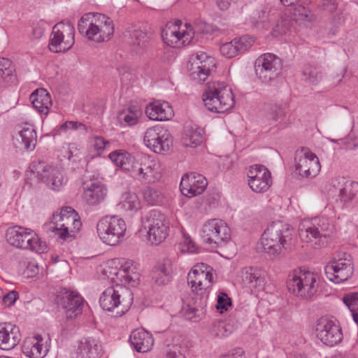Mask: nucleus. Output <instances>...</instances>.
<instances>
[{"instance_id": "7ed1b4c3", "label": "nucleus", "mask_w": 358, "mask_h": 358, "mask_svg": "<svg viewBox=\"0 0 358 358\" xmlns=\"http://www.w3.org/2000/svg\"><path fill=\"white\" fill-rule=\"evenodd\" d=\"M202 99L208 110L217 113L229 111L235 104L231 87L224 82L208 83Z\"/></svg>"}, {"instance_id": "864d4df0", "label": "nucleus", "mask_w": 358, "mask_h": 358, "mask_svg": "<svg viewBox=\"0 0 358 358\" xmlns=\"http://www.w3.org/2000/svg\"><path fill=\"white\" fill-rule=\"evenodd\" d=\"M144 201L151 206L157 205L161 200V194L157 189L147 187L143 190Z\"/></svg>"}, {"instance_id": "6ab92c4d", "label": "nucleus", "mask_w": 358, "mask_h": 358, "mask_svg": "<svg viewBox=\"0 0 358 358\" xmlns=\"http://www.w3.org/2000/svg\"><path fill=\"white\" fill-rule=\"evenodd\" d=\"M315 331L317 338L327 346L333 347L343 340L341 327L328 317H321L317 320Z\"/></svg>"}, {"instance_id": "8fccbe9b", "label": "nucleus", "mask_w": 358, "mask_h": 358, "mask_svg": "<svg viewBox=\"0 0 358 358\" xmlns=\"http://www.w3.org/2000/svg\"><path fill=\"white\" fill-rule=\"evenodd\" d=\"M302 74L306 81L311 84L317 83L322 78L321 72L316 67L311 65H306Z\"/></svg>"}, {"instance_id": "7c9ffc66", "label": "nucleus", "mask_w": 358, "mask_h": 358, "mask_svg": "<svg viewBox=\"0 0 358 358\" xmlns=\"http://www.w3.org/2000/svg\"><path fill=\"white\" fill-rule=\"evenodd\" d=\"M84 300L76 292H67L63 298V307L66 310L68 320L73 319L80 315L83 311Z\"/></svg>"}, {"instance_id": "39448f33", "label": "nucleus", "mask_w": 358, "mask_h": 358, "mask_svg": "<svg viewBox=\"0 0 358 358\" xmlns=\"http://www.w3.org/2000/svg\"><path fill=\"white\" fill-rule=\"evenodd\" d=\"M316 273L305 269H296L289 274L287 288L296 296L306 300L313 299L319 287Z\"/></svg>"}, {"instance_id": "79ce46f5", "label": "nucleus", "mask_w": 358, "mask_h": 358, "mask_svg": "<svg viewBox=\"0 0 358 358\" xmlns=\"http://www.w3.org/2000/svg\"><path fill=\"white\" fill-rule=\"evenodd\" d=\"M120 208L126 212L134 213L141 208V201L138 196L134 193H127L124 199L119 204Z\"/></svg>"}, {"instance_id": "e433bc0d", "label": "nucleus", "mask_w": 358, "mask_h": 358, "mask_svg": "<svg viewBox=\"0 0 358 358\" xmlns=\"http://www.w3.org/2000/svg\"><path fill=\"white\" fill-rule=\"evenodd\" d=\"M151 34L145 29H135L130 34V43L137 54L143 53L149 47Z\"/></svg>"}, {"instance_id": "f704fd0d", "label": "nucleus", "mask_w": 358, "mask_h": 358, "mask_svg": "<svg viewBox=\"0 0 358 358\" xmlns=\"http://www.w3.org/2000/svg\"><path fill=\"white\" fill-rule=\"evenodd\" d=\"M171 272L172 261L170 259H163L154 266L152 278L157 285H166L171 280Z\"/></svg>"}, {"instance_id": "ea45409f", "label": "nucleus", "mask_w": 358, "mask_h": 358, "mask_svg": "<svg viewBox=\"0 0 358 358\" xmlns=\"http://www.w3.org/2000/svg\"><path fill=\"white\" fill-rule=\"evenodd\" d=\"M141 115L142 112L138 106H131L121 111L117 118L122 127H132L138 123Z\"/></svg>"}, {"instance_id": "ddd939ff", "label": "nucleus", "mask_w": 358, "mask_h": 358, "mask_svg": "<svg viewBox=\"0 0 358 358\" xmlns=\"http://www.w3.org/2000/svg\"><path fill=\"white\" fill-rule=\"evenodd\" d=\"M215 59L204 52H198L191 56L188 62V72L191 80L198 83L205 82L215 69Z\"/></svg>"}, {"instance_id": "72a5a7b5", "label": "nucleus", "mask_w": 358, "mask_h": 358, "mask_svg": "<svg viewBox=\"0 0 358 358\" xmlns=\"http://www.w3.org/2000/svg\"><path fill=\"white\" fill-rule=\"evenodd\" d=\"M29 99L39 113L48 115L52 103L50 95L46 90L43 88L36 90L31 94Z\"/></svg>"}, {"instance_id": "58836bf2", "label": "nucleus", "mask_w": 358, "mask_h": 358, "mask_svg": "<svg viewBox=\"0 0 358 358\" xmlns=\"http://www.w3.org/2000/svg\"><path fill=\"white\" fill-rule=\"evenodd\" d=\"M201 131L196 125L186 126L182 134L181 143L185 147L196 148L202 142Z\"/></svg>"}, {"instance_id": "2f4dec72", "label": "nucleus", "mask_w": 358, "mask_h": 358, "mask_svg": "<svg viewBox=\"0 0 358 358\" xmlns=\"http://www.w3.org/2000/svg\"><path fill=\"white\" fill-rule=\"evenodd\" d=\"M107 193L108 189L103 184L93 182L85 188L83 199L89 205L97 206L104 201Z\"/></svg>"}, {"instance_id": "338daca9", "label": "nucleus", "mask_w": 358, "mask_h": 358, "mask_svg": "<svg viewBox=\"0 0 358 358\" xmlns=\"http://www.w3.org/2000/svg\"><path fill=\"white\" fill-rule=\"evenodd\" d=\"M81 222L79 220L77 219V217H75V221L73 222H71V229L69 230L70 233H76L78 232L80 227H81Z\"/></svg>"}, {"instance_id": "37998d69", "label": "nucleus", "mask_w": 358, "mask_h": 358, "mask_svg": "<svg viewBox=\"0 0 358 358\" xmlns=\"http://www.w3.org/2000/svg\"><path fill=\"white\" fill-rule=\"evenodd\" d=\"M120 272V278H122V282L128 283V284H134L135 283V279L137 277V275L133 272V263L132 261L127 260L124 261V263L122 264L120 262L119 264Z\"/></svg>"}, {"instance_id": "a878e982", "label": "nucleus", "mask_w": 358, "mask_h": 358, "mask_svg": "<svg viewBox=\"0 0 358 358\" xmlns=\"http://www.w3.org/2000/svg\"><path fill=\"white\" fill-rule=\"evenodd\" d=\"M37 134L34 126L25 123L13 138V144L16 148L26 150H33L36 145Z\"/></svg>"}, {"instance_id": "473e14b6", "label": "nucleus", "mask_w": 358, "mask_h": 358, "mask_svg": "<svg viewBox=\"0 0 358 358\" xmlns=\"http://www.w3.org/2000/svg\"><path fill=\"white\" fill-rule=\"evenodd\" d=\"M241 280L245 287L256 289L264 285L265 282L264 272L257 267H245L241 272Z\"/></svg>"}, {"instance_id": "4d7b16f0", "label": "nucleus", "mask_w": 358, "mask_h": 358, "mask_svg": "<svg viewBox=\"0 0 358 358\" xmlns=\"http://www.w3.org/2000/svg\"><path fill=\"white\" fill-rule=\"evenodd\" d=\"M222 55L227 58H232L238 55L233 41L222 44L220 48Z\"/></svg>"}, {"instance_id": "0e129e2a", "label": "nucleus", "mask_w": 358, "mask_h": 358, "mask_svg": "<svg viewBox=\"0 0 358 358\" xmlns=\"http://www.w3.org/2000/svg\"><path fill=\"white\" fill-rule=\"evenodd\" d=\"M224 358H245L244 350L241 348H237L231 353L224 355Z\"/></svg>"}, {"instance_id": "a19ab883", "label": "nucleus", "mask_w": 358, "mask_h": 358, "mask_svg": "<svg viewBox=\"0 0 358 358\" xmlns=\"http://www.w3.org/2000/svg\"><path fill=\"white\" fill-rule=\"evenodd\" d=\"M12 62L6 58H0V79L7 84H14L17 81Z\"/></svg>"}, {"instance_id": "aec40b11", "label": "nucleus", "mask_w": 358, "mask_h": 358, "mask_svg": "<svg viewBox=\"0 0 358 358\" xmlns=\"http://www.w3.org/2000/svg\"><path fill=\"white\" fill-rule=\"evenodd\" d=\"M295 167L299 174L305 178H313L320 171L318 157L309 149L302 148L295 152Z\"/></svg>"}, {"instance_id": "c9c22d12", "label": "nucleus", "mask_w": 358, "mask_h": 358, "mask_svg": "<svg viewBox=\"0 0 358 358\" xmlns=\"http://www.w3.org/2000/svg\"><path fill=\"white\" fill-rule=\"evenodd\" d=\"M279 16L275 9L264 8L254 13L252 17V24L258 28H268L270 24H273Z\"/></svg>"}, {"instance_id": "bf43d9fd", "label": "nucleus", "mask_w": 358, "mask_h": 358, "mask_svg": "<svg viewBox=\"0 0 358 358\" xmlns=\"http://www.w3.org/2000/svg\"><path fill=\"white\" fill-rule=\"evenodd\" d=\"M61 129L64 130V131H66L67 129H72V130L81 129L84 132L87 131V127L84 124L78 122H74V121L66 122L61 126Z\"/></svg>"}, {"instance_id": "6e6d98bb", "label": "nucleus", "mask_w": 358, "mask_h": 358, "mask_svg": "<svg viewBox=\"0 0 358 358\" xmlns=\"http://www.w3.org/2000/svg\"><path fill=\"white\" fill-rule=\"evenodd\" d=\"M90 144L94 150L96 151L98 155H101L106 147L110 145L108 141L98 136L90 138Z\"/></svg>"}, {"instance_id": "f03ea898", "label": "nucleus", "mask_w": 358, "mask_h": 358, "mask_svg": "<svg viewBox=\"0 0 358 358\" xmlns=\"http://www.w3.org/2000/svg\"><path fill=\"white\" fill-rule=\"evenodd\" d=\"M294 234V229L288 224L281 221L271 223L261 238L264 252L270 255H279L283 249L291 246Z\"/></svg>"}, {"instance_id": "cd10ccee", "label": "nucleus", "mask_w": 358, "mask_h": 358, "mask_svg": "<svg viewBox=\"0 0 358 358\" xmlns=\"http://www.w3.org/2000/svg\"><path fill=\"white\" fill-rule=\"evenodd\" d=\"M101 351L99 342L93 338L81 339L73 353V358H98Z\"/></svg>"}, {"instance_id": "4468645a", "label": "nucleus", "mask_w": 358, "mask_h": 358, "mask_svg": "<svg viewBox=\"0 0 358 358\" xmlns=\"http://www.w3.org/2000/svg\"><path fill=\"white\" fill-rule=\"evenodd\" d=\"M334 228L329 219L324 217H314L310 221L303 223L299 228V236L302 241L310 243L313 240H320L329 236Z\"/></svg>"}, {"instance_id": "6e6552de", "label": "nucleus", "mask_w": 358, "mask_h": 358, "mask_svg": "<svg viewBox=\"0 0 358 358\" xmlns=\"http://www.w3.org/2000/svg\"><path fill=\"white\" fill-rule=\"evenodd\" d=\"M96 231L103 243L114 246L124 238L127 225L124 220L118 216H105L97 222Z\"/></svg>"}, {"instance_id": "9b49d317", "label": "nucleus", "mask_w": 358, "mask_h": 358, "mask_svg": "<svg viewBox=\"0 0 358 358\" xmlns=\"http://www.w3.org/2000/svg\"><path fill=\"white\" fill-rule=\"evenodd\" d=\"M75 43V28L69 22L62 21L52 27L49 40L51 52H65L70 50Z\"/></svg>"}, {"instance_id": "2eb2a0df", "label": "nucleus", "mask_w": 358, "mask_h": 358, "mask_svg": "<svg viewBox=\"0 0 358 358\" xmlns=\"http://www.w3.org/2000/svg\"><path fill=\"white\" fill-rule=\"evenodd\" d=\"M255 73L263 83H268L280 73L282 63L280 57L272 53H265L255 62Z\"/></svg>"}, {"instance_id": "bb28decb", "label": "nucleus", "mask_w": 358, "mask_h": 358, "mask_svg": "<svg viewBox=\"0 0 358 358\" xmlns=\"http://www.w3.org/2000/svg\"><path fill=\"white\" fill-rule=\"evenodd\" d=\"M21 334L17 327L10 323L0 324V349L9 350L20 341Z\"/></svg>"}, {"instance_id": "de8ad7c7", "label": "nucleus", "mask_w": 358, "mask_h": 358, "mask_svg": "<svg viewBox=\"0 0 358 358\" xmlns=\"http://www.w3.org/2000/svg\"><path fill=\"white\" fill-rule=\"evenodd\" d=\"M231 333V326L227 324L222 321H217L214 322L210 330L212 336L216 338H224L228 336Z\"/></svg>"}, {"instance_id": "69168bd1", "label": "nucleus", "mask_w": 358, "mask_h": 358, "mask_svg": "<svg viewBox=\"0 0 358 358\" xmlns=\"http://www.w3.org/2000/svg\"><path fill=\"white\" fill-rule=\"evenodd\" d=\"M238 0H216L217 6L222 10H227L231 3H236Z\"/></svg>"}, {"instance_id": "0eeeda50", "label": "nucleus", "mask_w": 358, "mask_h": 358, "mask_svg": "<svg viewBox=\"0 0 358 358\" xmlns=\"http://www.w3.org/2000/svg\"><path fill=\"white\" fill-rule=\"evenodd\" d=\"M6 239L9 244L18 248L29 250L37 253L47 252L48 246L41 241L34 231L15 226L8 229Z\"/></svg>"}, {"instance_id": "13d9d810", "label": "nucleus", "mask_w": 358, "mask_h": 358, "mask_svg": "<svg viewBox=\"0 0 358 358\" xmlns=\"http://www.w3.org/2000/svg\"><path fill=\"white\" fill-rule=\"evenodd\" d=\"M231 306V301L228 295L224 292H220L217 296L216 308L217 310H227L228 306Z\"/></svg>"}, {"instance_id": "f257e3e1", "label": "nucleus", "mask_w": 358, "mask_h": 358, "mask_svg": "<svg viewBox=\"0 0 358 358\" xmlns=\"http://www.w3.org/2000/svg\"><path fill=\"white\" fill-rule=\"evenodd\" d=\"M79 33L96 43L108 41L114 33L113 21L99 13L84 14L78 22Z\"/></svg>"}, {"instance_id": "423d86ee", "label": "nucleus", "mask_w": 358, "mask_h": 358, "mask_svg": "<svg viewBox=\"0 0 358 358\" xmlns=\"http://www.w3.org/2000/svg\"><path fill=\"white\" fill-rule=\"evenodd\" d=\"M133 303V293L127 287L116 285L106 289L99 299V303L104 310L112 312L115 309L120 316L129 310Z\"/></svg>"}, {"instance_id": "f8f14e48", "label": "nucleus", "mask_w": 358, "mask_h": 358, "mask_svg": "<svg viewBox=\"0 0 358 358\" xmlns=\"http://www.w3.org/2000/svg\"><path fill=\"white\" fill-rule=\"evenodd\" d=\"M201 237L211 247L219 248L225 245L230 240L231 231L225 222L220 219H212L203 224Z\"/></svg>"}, {"instance_id": "f3484780", "label": "nucleus", "mask_w": 358, "mask_h": 358, "mask_svg": "<svg viewBox=\"0 0 358 358\" xmlns=\"http://www.w3.org/2000/svg\"><path fill=\"white\" fill-rule=\"evenodd\" d=\"M213 278L214 274L210 266L203 263L197 264L189 272L187 283L193 292L203 295L211 287Z\"/></svg>"}, {"instance_id": "b1692460", "label": "nucleus", "mask_w": 358, "mask_h": 358, "mask_svg": "<svg viewBox=\"0 0 358 358\" xmlns=\"http://www.w3.org/2000/svg\"><path fill=\"white\" fill-rule=\"evenodd\" d=\"M207 185V180L203 176L196 173H189L182 177L180 189L185 196L193 197L203 192Z\"/></svg>"}, {"instance_id": "4be33fe9", "label": "nucleus", "mask_w": 358, "mask_h": 358, "mask_svg": "<svg viewBox=\"0 0 358 358\" xmlns=\"http://www.w3.org/2000/svg\"><path fill=\"white\" fill-rule=\"evenodd\" d=\"M248 185L257 193L266 192L272 184L270 171L263 165L255 164L248 171Z\"/></svg>"}, {"instance_id": "774afa93", "label": "nucleus", "mask_w": 358, "mask_h": 358, "mask_svg": "<svg viewBox=\"0 0 358 358\" xmlns=\"http://www.w3.org/2000/svg\"><path fill=\"white\" fill-rule=\"evenodd\" d=\"M44 34V29L41 27H34L33 28V35L35 38H40Z\"/></svg>"}, {"instance_id": "1a4fd4ad", "label": "nucleus", "mask_w": 358, "mask_h": 358, "mask_svg": "<svg viewBox=\"0 0 358 358\" xmlns=\"http://www.w3.org/2000/svg\"><path fill=\"white\" fill-rule=\"evenodd\" d=\"M142 225L148 230V241L152 245H159L169 236V222L165 215L154 209L141 218Z\"/></svg>"}, {"instance_id": "c85d7f7f", "label": "nucleus", "mask_w": 358, "mask_h": 358, "mask_svg": "<svg viewBox=\"0 0 358 358\" xmlns=\"http://www.w3.org/2000/svg\"><path fill=\"white\" fill-rule=\"evenodd\" d=\"M147 116L152 120L164 121L173 116V110L166 101H155L145 108Z\"/></svg>"}, {"instance_id": "49530a36", "label": "nucleus", "mask_w": 358, "mask_h": 358, "mask_svg": "<svg viewBox=\"0 0 358 358\" xmlns=\"http://www.w3.org/2000/svg\"><path fill=\"white\" fill-rule=\"evenodd\" d=\"M120 259H112L107 262V264L103 269L104 274L107 278L113 281L115 280H120L122 282V278H120V272L119 269Z\"/></svg>"}, {"instance_id": "5701e85b", "label": "nucleus", "mask_w": 358, "mask_h": 358, "mask_svg": "<svg viewBox=\"0 0 358 358\" xmlns=\"http://www.w3.org/2000/svg\"><path fill=\"white\" fill-rule=\"evenodd\" d=\"M76 217H78V214L71 207L62 208L60 213L53 215L51 231L56 232L61 238L65 239L70 236L71 224L75 221Z\"/></svg>"}, {"instance_id": "3c124183", "label": "nucleus", "mask_w": 358, "mask_h": 358, "mask_svg": "<svg viewBox=\"0 0 358 358\" xmlns=\"http://www.w3.org/2000/svg\"><path fill=\"white\" fill-rule=\"evenodd\" d=\"M294 20L300 22H310L313 20V14L310 10L303 6H296L292 12Z\"/></svg>"}, {"instance_id": "dca6fc26", "label": "nucleus", "mask_w": 358, "mask_h": 358, "mask_svg": "<svg viewBox=\"0 0 358 358\" xmlns=\"http://www.w3.org/2000/svg\"><path fill=\"white\" fill-rule=\"evenodd\" d=\"M147 148L157 154H164L172 145L173 139L170 132L161 126L148 128L143 136Z\"/></svg>"}, {"instance_id": "09e8293b", "label": "nucleus", "mask_w": 358, "mask_h": 358, "mask_svg": "<svg viewBox=\"0 0 358 358\" xmlns=\"http://www.w3.org/2000/svg\"><path fill=\"white\" fill-rule=\"evenodd\" d=\"M80 155V148L76 143L65 144L61 149V156L69 161L76 162Z\"/></svg>"}, {"instance_id": "4c0bfd02", "label": "nucleus", "mask_w": 358, "mask_h": 358, "mask_svg": "<svg viewBox=\"0 0 358 358\" xmlns=\"http://www.w3.org/2000/svg\"><path fill=\"white\" fill-rule=\"evenodd\" d=\"M109 158L122 170L128 171L132 176L136 157H132L129 152L119 150L110 153Z\"/></svg>"}, {"instance_id": "c03bdc74", "label": "nucleus", "mask_w": 358, "mask_h": 358, "mask_svg": "<svg viewBox=\"0 0 358 358\" xmlns=\"http://www.w3.org/2000/svg\"><path fill=\"white\" fill-rule=\"evenodd\" d=\"M343 301L349 308L354 321L358 324V293L351 292L345 294Z\"/></svg>"}, {"instance_id": "680f3d73", "label": "nucleus", "mask_w": 358, "mask_h": 358, "mask_svg": "<svg viewBox=\"0 0 358 358\" xmlns=\"http://www.w3.org/2000/svg\"><path fill=\"white\" fill-rule=\"evenodd\" d=\"M182 250L194 253L196 251V247L189 236L185 235L182 243Z\"/></svg>"}, {"instance_id": "a18cd8bd", "label": "nucleus", "mask_w": 358, "mask_h": 358, "mask_svg": "<svg viewBox=\"0 0 358 358\" xmlns=\"http://www.w3.org/2000/svg\"><path fill=\"white\" fill-rule=\"evenodd\" d=\"M358 193V183L352 181H346L340 190L341 200L348 202L352 200Z\"/></svg>"}, {"instance_id": "052dcab7", "label": "nucleus", "mask_w": 358, "mask_h": 358, "mask_svg": "<svg viewBox=\"0 0 358 358\" xmlns=\"http://www.w3.org/2000/svg\"><path fill=\"white\" fill-rule=\"evenodd\" d=\"M182 250L194 253L196 251V247L189 236L185 235L182 243Z\"/></svg>"}, {"instance_id": "e2e57ef3", "label": "nucleus", "mask_w": 358, "mask_h": 358, "mask_svg": "<svg viewBox=\"0 0 358 358\" xmlns=\"http://www.w3.org/2000/svg\"><path fill=\"white\" fill-rule=\"evenodd\" d=\"M18 296L17 292L15 290L10 291L3 297V302L8 307L12 306L18 299Z\"/></svg>"}, {"instance_id": "603ef678", "label": "nucleus", "mask_w": 358, "mask_h": 358, "mask_svg": "<svg viewBox=\"0 0 358 358\" xmlns=\"http://www.w3.org/2000/svg\"><path fill=\"white\" fill-rule=\"evenodd\" d=\"M268 117L277 122L282 120L285 116L284 108L281 105L271 103L266 106Z\"/></svg>"}, {"instance_id": "5fc2aeb1", "label": "nucleus", "mask_w": 358, "mask_h": 358, "mask_svg": "<svg viewBox=\"0 0 358 358\" xmlns=\"http://www.w3.org/2000/svg\"><path fill=\"white\" fill-rule=\"evenodd\" d=\"M233 41L238 54L243 53L250 49L253 45L254 40L248 36H243Z\"/></svg>"}, {"instance_id": "20e7f679", "label": "nucleus", "mask_w": 358, "mask_h": 358, "mask_svg": "<svg viewBox=\"0 0 358 358\" xmlns=\"http://www.w3.org/2000/svg\"><path fill=\"white\" fill-rule=\"evenodd\" d=\"M180 20L175 23H168L162 31V38L167 45L179 48L187 45L192 43L194 34L208 33V26L206 24L199 25L196 24L193 28L190 24L185 23V29H181Z\"/></svg>"}, {"instance_id": "9d476101", "label": "nucleus", "mask_w": 358, "mask_h": 358, "mask_svg": "<svg viewBox=\"0 0 358 358\" xmlns=\"http://www.w3.org/2000/svg\"><path fill=\"white\" fill-rule=\"evenodd\" d=\"M29 169L34 177L55 191H59L66 184L67 179L60 169L45 162L34 161L31 163Z\"/></svg>"}, {"instance_id": "c756f323", "label": "nucleus", "mask_w": 358, "mask_h": 358, "mask_svg": "<svg viewBox=\"0 0 358 358\" xmlns=\"http://www.w3.org/2000/svg\"><path fill=\"white\" fill-rule=\"evenodd\" d=\"M129 342L138 352H147L154 345L152 335L143 329L134 330L130 336Z\"/></svg>"}, {"instance_id": "a211bd4d", "label": "nucleus", "mask_w": 358, "mask_h": 358, "mask_svg": "<svg viewBox=\"0 0 358 358\" xmlns=\"http://www.w3.org/2000/svg\"><path fill=\"white\" fill-rule=\"evenodd\" d=\"M354 268L350 255H345V257L333 259L324 267L327 278L334 283H341L353 274Z\"/></svg>"}, {"instance_id": "412c9836", "label": "nucleus", "mask_w": 358, "mask_h": 358, "mask_svg": "<svg viewBox=\"0 0 358 358\" xmlns=\"http://www.w3.org/2000/svg\"><path fill=\"white\" fill-rule=\"evenodd\" d=\"M131 176L148 183L153 182L159 177V163L148 155H138Z\"/></svg>"}, {"instance_id": "393cba45", "label": "nucleus", "mask_w": 358, "mask_h": 358, "mask_svg": "<svg viewBox=\"0 0 358 358\" xmlns=\"http://www.w3.org/2000/svg\"><path fill=\"white\" fill-rule=\"evenodd\" d=\"M49 338H43L37 334L24 341L22 352L29 358H43L48 352V341Z\"/></svg>"}]
</instances>
